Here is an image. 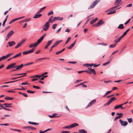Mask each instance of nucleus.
Returning a JSON list of instances; mask_svg holds the SVG:
<instances>
[{"mask_svg":"<svg viewBox=\"0 0 133 133\" xmlns=\"http://www.w3.org/2000/svg\"><path fill=\"white\" fill-rule=\"evenodd\" d=\"M78 125L76 123H74L73 124H72L70 125V126L71 128H72L73 127H74L76 126H78Z\"/></svg>","mask_w":133,"mask_h":133,"instance_id":"a211bd4d","label":"nucleus"},{"mask_svg":"<svg viewBox=\"0 0 133 133\" xmlns=\"http://www.w3.org/2000/svg\"><path fill=\"white\" fill-rule=\"evenodd\" d=\"M14 32L13 31L11 30L8 32L7 35L10 37L14 34Z\"/></svg>","mask_w":133,"mask_h":133,"instance_id":"2eb2a0df","label":"nucleus"},{"mask_svg":"<svg viewBox=\"0 0 133 133\" xmlns=\"http://www.w3.org/2000/svg\"><path fill=\"white\" fill-rule=\"evenodd\" d=\"M29 128H30L32 130H36V129L35 128L33 127H29Z\"/></svg>","mask_w":133,"mask_h":133,"instance_id":"338daca9","label":"nucleus"},{"mask_svg":"<svg viewBox=\"0 0 133 133\" xmlns=\"http://www.w3.org/2000/svg\"><path fill=\"white\" fill-rule=\"evenodd\" d=\"M8 15L6 16V17L5 19L4 20V21L3 22V23L2 25V26H4V24H5V23L6 22V21H7V18H8Z\"/></svg>","mask_w":133,"mask_h":133,"instance_id":"b1692460","label":"nucleus"},{"mask_svg":"<svg viewBox=\"0 0 133 133\" xmlns=\"http://www.w3.org/2000/svg\"><path fill=\"white\" fill-rule=\"evenodd\" d=\"M88 69L89 70V71L91 73L90 74H91L92 73L94 74H96V72L95 70L94 69H92L90 68H88Z\"/></svg>","mask_w":133,"mask_h":133,"instance_id":"9b49d317","label":"nucleus"},{"mask_svg":"<svg viewBox=\"0 0 133 133\" xmlns=\"http://www.w3.org/2000/svg\"><path fill=\"white\" fill-rule=\"evenodd\" d=\"M5 99L6 100H11L13 98H11L9 97H6L5 98Z\"/></svg>","mask_w":133,"mask_h":133,"instance_id":"c756f323","label":"nucleus"},{"mask_svg":"<svg viewBox=\"0 0 133 133\" xmlns=\"http://www.w3.org/2000/svg\"><path fill=\"white\" fill-rule=\"evenodd\" d=\"M37 13L33 17L34 18H36L41 17L42 16V14H37Z\"/></svg>","mask_w":133,"mask_h":133,"instance_id":"dca6fc26","label":"nucleus"},{"mask_svg":"<svg viewBox=\"0 0 133 133\" xmlns=\"http://www.w3.org/2000/svg\"><path fill=\"white\" fill-rule=\"evenodd\" d=\"M22 95L24 96L25 97H27L28 96L27 94L25 93H23L22 94Z\"/></svg>","mask_w":133,"mask_h":133,"instance_id":"774afa93","label":"nucleus"},{"mask_svg":"<svg viewBox=\"0 0 133 133\" xmlns=\"http://www.w3.org/2000/svg\"><path fill=\"white\" fill-rule=\"evenodd\" d=\"M81 85H82V86L83 87L87 88V86L85 85L83 83H81Z\"/></svg>","mask_w":133,"mask_h":133,"instance_id":"de8ad7c7","label":"nucleus"},{"mask_svg":"<svg viewBox=\"0 0 133 133\" xmlns=\"http://www.w3.org/2000/svg\"><path fill=\"white\" fill-rule=\"evenodd\" d=\"M115 95V94H112V95H110L109 96H107V98H109L110 97L114 96Z\"/></svg>","mask_w":133,"mask_h":133,"instance_id":"e2e57ef3","label":"nucleus"},{"mask_svg":"<svg viewBox=\"0 0 133 133\" xmlns=\"http://www.w3.org/2000/svg\"><path fill=\"white\" fill-rule=\"evenodd\" d=\"M122 38L121 37V36L120 37H118L115 41V42L116 43H117Z\"/></svg>","mask_w":133,"mask_h":133,"instance_id":"aec40b11","label":"nucleus"},{"mask_svg":"<svg viewBox=\"0 0 133 133\" xmlns=\"http://www.w3.org/2000/svg\"><path fill=\"white\" fill-rule=\"evenodd\" d=\"M76 41H75L74 43H72L71 45L69 46H68L67 47V48L68 49H71L73 47V46L75 45V44L76 43Z\"/></svg>","mask_w":133,"mask_h":133,"instance_id":"f3484780","label":"nucleus"},{"mask_svg":"<svg viewBox=\"0 0 133 133\" xmlns=\"http://www.w3.org/2000/svg\"><path fill=\"white\" fill-rule=\"evenodd\" d=\"M123 115H121L118 116L116 117L115 118L114 120L115 121H116L117 119H119L121 118L123 116Z\"/></svg>","mask_w":133,"mask_h":133,"instance_id":"cd10ccee","label":"nucleus"},{"mask_svg":"<svg viewBox=\"0 0 133 133\" xmlns=\"http://www.w3.org/2000/svg\"><path fill=\"white\" fill-rule=\"evenodd\" d=\"M116 12V11H113L110 12L108 13L107 14V15H109V14H113L115 13Z\"/></svg>","mask_w":133,"mask_h":133,"instance_id":"58836bf2","label":"nucleus"},{"mask_svg":"<svg viewBox=\"0 0 133 133\" xmlns=\"http://www.w3.org/2000/svg\"><path fill=\"white\" fill-rule=\"evenodd\" d=\"M117 99V98H115V97H114L111 98L110 99L111 100V101L112 102L113 100H115Z\"/></svg>","mask_w":133,"mask_h":133,"instance_id":"49530a36","label":"nucleus"},{"mask_svg":"<svg viewBox=\"0 0 133 133\" xmlns=\"http://www.w3.org/2000/svg\"><path fill=\"white\" fill-rule=\"evenodd\" d=\"M127 32L125 31V32L123 34V35L121 36V37L123 38L124 36L125 35L127 34Z\"/></svg>","mask_w":133,"mask_h":133,"instance_id":"8fccbe9b","label":"nucleus"},{"mask_svg":"<svg viewBox=\"0 0 133 133\" xmlns=\"http://www.w3.org/2000/svg\"><path fill=\"white\" fill-rule=\"evenodd\" d=\"M104 23V21H103L102 20H100L97 23L93 25H92V26L95 27H98L103 24Z\"/></svg>","mask_w":133,"mask_h":133,"instance_id":"7ed1b4c3","label":"nucleus"},{"mask_svg":"<svg viewBox=\"0 0 133 133\" xmlns=\"http://www.w3.org/2000/svg\"><path fill=\"white\" fill-rule=\"evenodd\" d=\"M24 76H20V77H17L12 78H11V79H12V80H14V79H17V78H19L23 77Z\"/></svg>","mask_w":133,"mask_h":133,"instance_id":"052dcab7","label":"nucleus"},{"mask_svg":"<svg viewBox=\"0 0 133 133\" xmlns=\"http://www.w3.org/2000/svg\"><path fill=\"white\" fill-rule=\"evenodd\" d=\"M110 60L109 61H108V62H107L106 63H104L103 64V65L104 66H107V65L108 64H109L110 62Z\"/></svg>","mask_w":133,"mask_h":133,"instance_id":"4c0bfd02","label":"nucleus"},{"mask_svg":"<svg viewBox=\"0 0 133 133\" xmlns=\"http://www.w3.org/2000/svg\"><path fill=\"white\" fill-rule=\"evenodd\" d=\"M0 58L2 60L6 59V57H5V56H3L2 57H1Z\"/></svg>","mask_w":133,"mask_h":133,"instance_id":"3c124183","label":"nucleus"},{"mask_svg":"<svg viewBox=\"0 0 133 133\" xmlns=\"http://www.w3.org/2000/svg\"><path fill=\"white\" fill-rule=\"evenodd\" d=\"M16 63H13L11 64H10L8 65L6 69H8L10 68H15V67H14L15 65H16Z\"/></svg>","mask_w":133,"mask_h":133,"instance_id":"20e7f679","label":"nucleus"},{"mask_svg":"<svg viewBox=\"0 0 133 133\" xmlns=\"http://www.w3.org/2000/svg\"><path fill=\"white\" fill-rule=\"evenodd\" d=\"M123 26V24H120L118 26L117 28L118 29H123L124 28Z\"/></svg>","mask_w":133,"mask_h":133,"instance_id":"5701e85b","label":"nucleus"},{"mask_svg":"<svg viewBox=\"0 0 133 133\" xmlns=\"http://www.w3.org/2000/svg\"><path fill=\"white\" fill-rule=\"evenodd\" d=\"M121 104L119 105H117L116 106L114 107V109H118V108H120Z\"/></svg>","mask_w":133,"mask_h":133,"instance_id":"e433bc0d","label":"nucleus"},{"mask_svg":"<svg viewBox=\"0 0 133 133\" xmlns=\"http://www.w3.org/2000/svg\"><path fill=\"white\" fill-rule=\"evenodd\" d=\"M35 50L34 48H32L31 49L28 51H24L23 52V54L24 55H26L32 52Z\"/></svg>","mask_w":133,"mask_h":133,"instance_id":"423d86ee","label":"nucleus"},{"mask_svg":"<svg viewBox=\"0 0 133 133\" xmlns=\"http://www.w3.org/2000/svg\"><path fill=\"white\" fill-rule=\"evenodd\" d=\"M71 39V38L70 37H69L68 38V39H67V40L65 42V44H66L67 43H68L69 41Z\"/></svg>","mask_w":133,"mask_h":133,"instance_id":"a18cd8bd","label":"nucleus"},{"mask_svg":"<svg viewBox=\"0 0 133 133\" xmlns=\"http://www.w3.org/2000/svg\"><path fill=\"white\" fill-rule=\"evenodd\" d=\"M37 44L35 42L34 43H31L29 46V47L30 48H32V47L35 48L37 46Z\"/></svg>","mask_w":133,"mask_h":133,"instance_id":"ddd939ff","label":"nucleus"},{"mask_svg":"<svg viewBox=\"0 0 133 133\" xmlns=\"http://www.w3.org/2000/svg\"><path fill=\"white\" fill-rule=\"evenodd\" d=\"M100 1V0H96L92 3L88 7V9H89L93 8L95 7L97 4L99 3Z\"/></svg>","mask_w":133,"mask_h":133,"instance_id":"f257e3e1","label":"nucleus"},{"mask_svg":"<svg viewBox=\"0 0 133 133\" xmlns=\"http://www.w3.org/2000/svg\"><path fill=\"white\" fill-rule=\"evenodd\" d=\"M8 44L9 45V46L11 47L12 46L14 45L15 44V42L14 41H12L11 42H8Z\"/></svg>","mask_w":133,"mask_h":133,"instance_id":"f8f14e48","label":"nucleus"},{"mask_svg":"<svg viewBox=\"0 0 133 133\" xmlns=\"http://www.w3.org/2000/svg\"><path fill=\"white\" fill-rule=\"evenodd\" d=\"M70 132L68 131H63L61 132V133H69Z\"/></svg>","mask_w":133,"mask_h":133,"instance_id":"680f3d73","label":"nucleus"},{"mask_svg":"<svg viewBox=\"0 0 133 133\" xmlns=\"http://www.w3.org/2000/svg\"><path fill=\"white\" fill-rule=\"evenodd\" d=\"M53 14V12L52 11H51L50 12H49L48 14V16L50 15H51Z\"/></svg>","mask_w":133,"mask_h":133,"instance_id":"c03bdc74","label":"nucleus"},{"mask_svg":"<svg viewBox=\"0 0 133 133\" xmlns=\"http://www.w3.org/2000/svg\"><path fill=\"white\" fill-rule=\"evenodd\" d=\"M20 87L22 88H17V89H14V90H25V88H24L22 86H20Z\"/></svg>","mask_w":133,"mask_h":133,"instance_id":"f704fd0d","label":"nucleus"},{"mask_svg":"<svg viewBox=\"0 0 133 133\" xmlns=\"http://www.w3.org/2000/svg\"><path fill=\"white\" fill-rule=\"evenodd\" d=\"M96 100L95 99H94L91 101L88 104L86 108H88L93 104H95L96 102Z\"/></svg>","mask_w":133,"mask_h":133,"instance_id":"6e6552de","label":"nucleus"},{"mask_svg":"<svg viewBox=\"0 0 133 133\" xmlns=\"http://www.w3.org/2000/svg\"><path fill=\"white\" fill-rule=\"evenodd\" d=\"M32 87L33 88H36L37 89H40V88L39 87H38V86H36L35 85H33V86Z\"/></svg>","mask_w":133,"mask_h":133,"instance_id":"09e8293b","label":"nucleus"},{"mask_svg":"<svg viewBox=\"0 0 133 133\" xmlns=\"http://www.w3.org/2000/svg\"><path fill=\"white\" fill-rule=\"evenodd\" d=\"M82 80H77L75 82V83H78L79 82H81L82 81Z\"/></svg>","mask_w":133,"mask_h":133,"instance_id":"69168bd1","label":"nucleus"},{"mask_svg":"<svg viewBox=\"0 0 133 133\" xmlns=\"http://www.w3.org/2000/svg\"><path fill=\"white\" fill-rule=\"evenodd\" d=\"M46 6L43 7L40 9L37 12V13L39 14L41 13L45 8Z\"/></svg>","mask_w":133,"mask_h":133,"instance_id":"393cba45","label":"nucleus"},{"mask_svg":"<svg viewBox=\"0 0 133 133\" xmlns=\"http://www.w3.org/2000/svg\"><path fill=\"white\" fill-rule=\"evenodd\" d=\"M128 120L129 123H130L132 121V119L131 118H130L128 119Z\"/></svg>","mask_w":133,"mask_h":133,"instance_id":"864d4df0","label":"nucleus"},{"mask_svg":"<svg viewBox=\"0 0 133 133\" xmlns=\"http://www.w3.org/2000/svg\"><path fill=\"white\" fill-rule=\"evenodd\" d=\"M65 128V129H71L70 126V125H68V126H65L64 128Z\"/></svg>","mask_w":133,"mask_h":133,"instance_id":"37998d69","label":"nucleus"},{"mask_svg":"<svg viewBox=\"0 0 133 133\" xmlns=\"http://www.w3.org/2000/svg\"><path fill=\"white\" fill-rule=\"evenodd\" d=\"M41 41L39 39H38L37 41V42H36V43L38 45L39 43H40L41 42Z\"/></svg>","mask_w":133,"mask_h":133,"instance_id":"6e6d98bb","label":"nucleus"},{"mask_svg":"<svg viewBox=\"0 0 133 133\" xmlns=\"http://www.w3.org/2000/svg\"><path fill=\"white\" fill-rule=\"evenodd\" d=\"M24 65L23 64H21L20 65L17 66H15L14 67H15L16 68V70H18L22 68L23 66Z\"/></svg>","mask_w":133,"mask_h":133,"instance_id":"4468645a","label":"nucleus"},{"mask_svg":"<svg viewBox=\"0 0 133 133\" xmlns=\"http://www.w3.org/2000/svg\"><path fill=\"white\" fill-rule=\"evenodd\" d=\"M21 52H20L19 53H18V54L15 55V56H14L13 57H12V58L13 59H14L15 58L17 57H18L20 56H21Z\"/></svg>","mask_w":133,"mask_h":133,"instance_id":"412c9836","label":"nucleus"},{"mask_svg":"<svg viewBox=\"0 0 133 133\" xmlns=\"http://www.w3.org/2000/svg\"><path fill=\"white\" fill-rule=\"evenodd\" d=\"M53 40V39L51 40L48 41V42L46 44L45 46V49L47 48L51 44Z\"/></svg>","mask_w":133,"mask_h":133,"instance_id":"9d476101","label":"nucleus"},{"mask_svg":"<svg viewBox=\"0 0 133 133\" xmlns=\"http://www.w3.org/2000/svg\"><path fill=\"white\" fill-rule=\"evenodd\" d=\"M53 16H51V17L49 18L48 21L51 23H52L54 22V21H53V19H52V18H53Z\"/></svg>","mask_w":133,"mask_h":133,"instance_id":"a878e982","label":"nucleus"},{"mask_svg":"<svg viewBox=\"0 0 133 133\" xmlns=\"http://www.w3.org/2000/svg\"><path fill=\"white\" fill-rule=\"evenodd\" d=\"M49 21L46 22L43 26V30L44 31L47 30L49 27Z\"/></svg>","mask_w":133,"mask_h":133,"instance_id":"f03ea898","label":"nucleus"},{"mask_svg":"<svg viewBox=\"0 0 133 133\" xmlns=\"http://www.w3.org/2000/svg\"><path fill=\"white\" fill-rule=\"evenodd\" d=\"M27 92L29 93H34L35 92L34 91H32L30 90H27Z\"/></svg>","mask_w":133,"mask_h":133,"instance_id":"79ce46f5","label":"nucleus"},{"mask_svg":"<svg viewBox=\"0 0 133 133\" xmlns=\"http://www.w3.org/2000/svg\"><path fill=\"white\" fill-rule=\"evenodd\" d=\"M48 59V58H40L37 59L36 60V62H37L38 61H40V60H42L44 59ZM48 59H49V58H48Z\"/></svg>","mask_w":133,"mask_h":133,"instance_id":"2f4dec72","label":"nucleus"},{"mask_svg":"<svg viewBox=\"0 0 133 133\" xmlns=\"http://www.w3.org/2000/svg\"><path fill=\"white\" fill-rule=\"evenodd\" d=\"M123 105L122 104H121V105H120V108H121V109H124L125 108H123L122 106V105Z\"/></svg>","mask_w":133,"mask_h":133,"instance_id":"0e129e2a","label":"nucleus"},{"mask_svg":"<svg viewBox=\"0 0 133 133\" xmlns=\"http://www.w3.org/2000/svg\"><path fill=\"white\" fill-rule=\"evenodd\" d=\"M119 122H120L121 125L124 127L125 126L128 124V122L127 121H124L120 119L119 120Z\"/></svg>","mask_w":133,"mask_h":133,"instance_id":"0eeeda50","label":"nucleus"},{"mask_svg":"<svg viewBox=\"0 0 133 133\" xmlns=\"http://www.w3.org/2000/svg\"><path fill=\"white\" fill-rule=\"evenodd\" d=\"M122 1V0H116L114 4H117L119 3V2Z\"/></svg>","mask_w":133,"mask_h":133,"instance_id":"7c9ffc66","label":"nucleus"},{"mask_svg":"<svg viewBox=\"0 0 133 133\" xmlns=\"http://www.w3.org/2000/svg\"><path fill=\"white\" fill-rule=\"evenodd\" d=\"M26 40V39H24L23 40H22L20 42H19L17 44V46H15V48L17 49Z\"/></svg>","mask_w":133,"mask_h":133,"instance_id":"39448f33","label":"nucleus"},{"mask_svg":"<svg viewBox=\"0 0 133 133\" xmlns=\"http://www.w3.org/2000/svg\"><path fill=\"white\" fill-rule=\"evenodd\" d=\"M33 63V62H31V63H26V64H25L24 65L26 66V65H30V64H32Z\"/></svg>","mask_w":133,"mask_h":133,"instance_id":"13d9d810","label":"nucleus"},{"mask_svg":"<svg viewBox=\"0 0 133 133\" xmlns=\"http://www.w3.org/2000/svg\"><path fill=\"white\" fill-rule=\"evenodd\" d=\"M130 19H131L130 18L126 22H125L124 23V24L126 25L127 24H128V23H129V22H130Z\"/></svg>","mask_w":133,"mask_h":133,"instance_id":"603ef678","label":"nucleus"},{"mask_svg":"<svg viewBox=\"0 0 133 133\" xmlns=\"http://www.w3.org/2000/svg\"><path fill=\"white\" fill-rule=\"evenodd\" d=\"M58 45L57 43L56 42L54 44L51 46V48H52Z\"/></svg>","mask_w":133,"mask_h":133,"instance_id":"72a5a7b5","label":"nucleus"},{"mask_svg":"<svg viewBox=\"0 0 133 133\" xmlns=\"http://www.w3.org/2000/svg\"><path fill=\"white\" fill-rule=\"evenodd\" d=\"M21 85H30V84L29 83H28L27 82H25L23 83H22Z\"/></svg>","mask_w":133,"mask_h":133,"instance_id":"473e14b6","label":"nucleus"},{"mask_svg":"<svg viewBox=\"0 0 133 133\" xmlns=\"http://www.w3.org/2000/svg\"><path fill=\"white\" fill-rule=\"evenodd\" d=\"M12 104L11 103L9 104V103H5L4 104H3V105H5V107H6L9 108V107H11V106H8V105H12Z\"/></svg>","mask_w":133,"mask_h":133,"instance_id":"4be33fe9","label":"nucleus"},{"mask_svg":"<svg viewBox=\"0 0 133 133\" xmlns=\"http://www.w3.org/2000/svg\"><path fill=\"white\" fill-rule=\"evenodd\" d=\"M111 91H107L106 93L103 96V97H105L106 95L109 94L111 92Z\"/></svg>","mask_w":133,"mask_h":133,"instance_id":"c85d7f7f","label":"nucleus"},{"mask_svg":"<svg viewBox=\"0 0 133 133\" xmlns=\"http://www.w3.org/2000/svg\"><path fill=\"white\" fill-rule=\"evenodd\" d=\"M41 41L39 39H38L37 41V42H36V43L38 45L39 43H40L41 42Z\"/></svg>","mask_w":133,"mask_h":133,"instance_id":"4d7b16f0","label":"nucleus"},{"mask_svg":"<svg viewBox=\"0 0 133 133\" xmlns=\"http://www.w3.org/2000/svg\"><path fill=\"white\" fill-rule=\"evenodd\" d=\"M79 131L81 133H87L85 130L83 129L79 130Z\"/></svg>","mask_w":133,"mask_h":133,"instance_id":"bb28decb","label":"nucleus"},{"mask_svg":"<svg viewBox=\"0 0 133 133\" xmlns=\"http://www.w3.org/2000/svg\"><path fill=\"white\" fill-rule=\"evenodd\" d=\"M98 19V18H96L95 19L91 21L90 22V24H92L94 23Z\"/></svg>","mask_w":133,"mask_h":133,"instance_id":"6ab92c4d","label":"nucleus"},{"mask_svg":"<svg viewBox=\"0 0 133 133\" xmlns=\"http://www.w3.org/2000/svg\"><path fill=\"white\" fill-rule=\"evenodd\" d=\"M63 17H55L53 18V21L54 22L56 21H62L63 20Z\"/></svg>","mask_w":133,"mask_h":133,"instance_id":"1a4fd4ad","label":"nucleus"},{"mask_svg":"<svg viewBox=\"0 0 133 133\" xmlns=\"http://www.w3.org/2000/svg\"><path fill=\"white\" fill-rule=\"evenodd\" d=\"M56 115L55 114H53L52 115H49V116L50 118H54L55 117Z\"/></svg>","mask_w":133,"mask_h":133,"instance_id":"ea45409f","label":"nucleus"},{"mask_svg":"<svg viewBox=\"0 0 133 133\" xmlns=\"http://www.w3.org/2000/svg\"><path fill=\"white\" fill-rule=\"evenodd\" d=\"M18 81V80H16V81H12L7 82H6L5 83V84H7V83H13V82H15L16 81Z\"/></svg>","mask_w":133,"mask_h":133,"instance_id":"5fc2aeb1","label":"nucleus"},{"mask_svg":"<svg viewBox=\"0 0 133 133\" xmlns=\"http://www.w3.org/2000/svg\"><path fill=\"white\" fill-rule=\"evenodd\" d=\"M116 44H115L113 45H110L109 46V47L110 48H113L116 46Z\"/></svg>","mask_w":133,"mask_h":133,"instance_id":"c9c22d12","label":"nucleus"},{"mask_svg":"<svg viewBox=\"0 0 133 133\" xmlns=\"http://www.w3.org/2000/svg\"><path fill=\"white\" fill-rule=\"evenodd\" d=\"M30 19H31L30 18L26 19H25V21H23V22H28L30 21Z\"/></svg>","mask_w":133,"mask_h":133,"instance_id":"bf43d9fd","label":"nucleus"},{"mask_svg":"<svg viewBox=\"0 0 133 133\" xmlns=\"http://www.w3.org/2000/svg\"><path fill=\"white\" fill-rule=\"evenodd\" d=\"M57 25V24H55L52 25V28L55 29L56 28V26Z\"/></svg>","mask_w":133,"mask_h":133,"instance_id":"a19ab883","label":"nucleus"}]
</instances>
